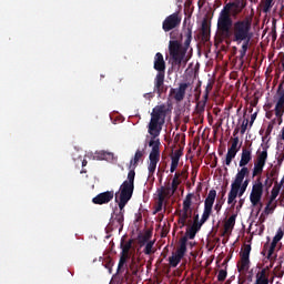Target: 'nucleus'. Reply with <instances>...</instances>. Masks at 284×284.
<instances>
[{"mask_svg":"<svg viewBox=\"0 0 284 284\" xmlns=\"http://www.w3.org/2000/svg\"><path fill=\"white\" fill-rule=\"evenodd\" d=\"M281 88L283 84H280L277 90L278 100L275 104V116H283L284 114V89L281 90Z\"/></svg>","mask_w":284,"mask_h":284,"instance_id":"nucleus-19","label":"nucleus"},{"mask_svg":"<svg viewBox=\"0 0 284 284\" xmlns=\"http://www.w3.org/2000/svg\"><path fill=\"white\" fill-rule=\"evenodd\" d=\"M250 175V169L248 168H242L240 171H237L235 175V180L232 182L233 185L240 192V199L247 192V185H250V180L245 176Z\"/></svg>","mask_w":284,"mask_h":284,"instance_id":"nucleus-5","label":"nucleus"},{"mask_svg":"<svg viewBox=\"0 0 284 284\" xmlns=\"http://www.w3.org/2000/svg\"><path fill=\"white\" fill-rule=\"evenodd\" d=\"M163 203H165V200H163V195H160V197H158V205L155 207L154 214L161 212V210H163Z\"/></svg>","mask_w":284,"mask_h":284,"instance_id":"nucleus-48","label":"nucleus"},{"mask_svg":"<svg viewBox=\"0 0 284 284\" xmlns=\"http://www.w3.org/2000/svg\"><path fill=\"white\" fill-rule=\"evenodd\" d=\"M231 152H240L241 151V144H239V136H235L232 141L231 146L227 149Z\"/></svg>","mask_w":284,"mask_h":284,"instance_id":"nucleus-42","label":"nucleus"},{"mask_svg":"<svg viewBox=\"0 0 284 284\" xmlns=\"http://www.w3.org/2000/svg\"><path fill=\"white\" fill-rule=\"evenodd\" d=\"M132 274V276H136V274H139V264H136V261L132 260L129 268L126 271V274Z\"/></svg>","mask_w":284,"mask_h":284,"instance_id":"nucleus-36","label":"nucleus"},{"mask_svg":"<svg viewBox=\"0 0 284 284\" xmlns=\"http://www.w3.org/2000/svg\"><path fill=\"white\" fill-rule=\"evenodd\" d=\"M267 252H270V236H267V242L263 245V250L261 252L262 256L267 258Z\"/></svg>","mask_w":284,"mask_h":284,"instance_id":"nucleus-52","label":"nucleus"},{"mask_svg":"<svg viewBox=\"0 0 284 284\" xmlns=\"http://www.w3.org/2000/svg\"><path fill=\"white\" fill-rule=\"evenodd\" d=\"M276 159H277V165H283V161H284V145L283 144L277 146Z\"/></svg>","mask_w":284,"mask_h":284,"instance_id":"nucleus-39","label":"nucleus"},{"mask_svg":"<svg viewBox=\"0 0 284 284\" xmlns=\"http://www.w3.org/2000/svg\"><path fill=\"white\" fill-rule=\"evenodd\" d=\"M112 199H114V192L106 191V192H102V193L98 194L97 196H94L92 199V203L94 205H108V203H110V201H112Z\"/></svg>","mask_w":284,"mask_h":284,"instance_id":"nucleus-14","label":"nucleus"},{"mask_svg":"<svg viewBox=\"0 0 284 284\" xmlns=\"http://www.w3.org/2000/svg\"><path fill=\"white\" fill-rule=\"evenodd\" d=\"M185 223H187V220H184L183 217L179 219V224L182 225V227H185Z\"/></svg>","mask_w":284,"mask_h":284,"instance_id":"nucleus-62","label":"nucleus"},{"mask_svg":"<svg viewBox=\"0 0 284 284\" xmlns=\"http://www.w3.org/2000/svg\"><path fill=\"white\" fill-rule=\"evenodd\" d=\"M236 154H239L236 151H230L227 149L226 158H225V165L230 166L232 165V161L236 159Z\"/></svg>","mask_w":284,"mask_h":284,"instance_id":"nucleus-37","label":"nucleus"},{"mask_svg":"<svg viewBox=\"0 0 284 284\" xmlns=\"http://www.w3.org/2000/svg\"><path fill=\"white\" fill-rule=\"evenodd\" d=\"M233 8H237L235 2H229L223 7L217 18V28H221L232 21Z\"/></svg>","mask_w":284,"mask_h":284,"instance_id":"nucleus-8","label":"nucleus"},{"mask_svg":"<svg viewBox=\"0 0 284 284\" xmlns=\"http://www.w3.org/2000/svg\"><path fill=\"white\" fill-rule=\"evenodd\" d=\"M241 199V192L239 191L237 187L231 184V190L227 195V205H231L232 209L236 206V197Z\"/></svg>","mask_w":284,"mask_h":284,"instance_id":"nucleus-21","label":"nucleus"},{"mask_svg":"<svg viewBox=\"0 0 284 284\" xmlns=\"http://www.w3.org/2000/svg\"><path fill=\"white\" fill-rule=\"evenodd\" d=\"M227 278V271L225 270H220L219 274H217V281H220L221 283H223V281H225Z\"/></svg>","mask_w":284,"mask_h":284,"instance_id":"nucleus-53","label":"nucleus"},{"mask_svg":"<svg viewBox=\"0 0 284 284\" xmlns=\"http://www.w3.org/2000/svg\"><path fill=\"white\" fill-rule=\"evenodd\" d=\"M263 187L264 185L263 182H261V178H257L250 193V201L253 207H256V205L261 203V199H263Z\"/></svg>","mask_w":284,"mask_h":284,"instance_id":"nucleus-9","label":"nucleus"},{"mask_svg":"<svg viewBox=\"0 0 284 284\" xmlns=\"http://www.w3.org/2000/svg\"><path fill=\"white\" fill-rule=\"evenodd\" d=\"M274 125H276V119L272 120L265 131V139H267V136H270V134H272V130H274Z\"/></svg>","mask_w":284,"mask_h":284,"instance_id":"nucleus-47","label":"nucleus"},{"mask_svg":"<svg viewBox=\"0 0 284 284\" xmlns=\"http://www.w3.org/2000/svg\"><path fill=\"white\" fill-rule=\"evenodd\" d=\"M284 236V229L280 227L273 237V241L271 244H268V252L266 255V258L272 260V256H274V252L276 251V245H278V242L283 240Z\"/></svg>","mask_w":284,"mask_h":284,"instance_id":"nucleus-15","label":"nucleus"},{"mask_svg":"<svg viewBox=\"0 0 284 284\" xmlns=\"http://www.w3.org/2000/svg\"><path fill=\"white\" fill-rule=\"evenodd\" d=\"M254 121H256V113L251 115V125L254 123Z\"/></svg>","mask_w":284,"mask_h":284,"instance_id":"nucleus-64","label":"nucleus"},{"mask_svg":"<svg viewBox=\"0 0 284 284\" xmlns=\"http://www.w3.org/2000/svg\"><path fill=\"white\" fill-rule=\"evenodd\" d=\"M214 201H216V190H210L205 201H204V220L210 219L212 215V207H214Z\"/></svg>","mask_w":284,"mask_h":284,"instance_id":"nucleus-12","label":"nucleus"},{"mask_svg":"<svg viewBox=\"0 0 284 284\" xmlns=\"http://www.w3.org/2000/svg\"><path fill=\"white\" fill-rule=\"evenodd\" d=\"M274 7V0H262V10L267 13Z\"/></svg>","mask_w":284,"mask_h":284,"instance_id":"nucleus-40","label":"nucleus"},{"mask_svg":"<svg viewBox=\"0 0 284 284\" xmlns=\"http://www.w3.org/2000/svg\"><path fill=\"white\" fill-rule=\"evenodd\" d=\"M194 100L195 101H201V82H199L194 89Z\"/></svg>","mask_w":284,"mask_h":284,"instance_id":"nucleus-50","label":"nucleus"},{"mask_svg":"<svg viewBox=\"0 0 284 284\" xmlns=\"http://www.w3.org/2000/svg\"><path fill=\"white\" fill-rule=\"evenodd\" d=\"M95 156L100 161H116V156H114V153L103 150L95 152Z\"/></svg>","mask_w":284,"mask_h":284,"instance_id":"nucleus-25","label":"nucleus"},{"mask_svg":"<svg viewBox=\"0 0 284 284\" xmlns=\"http://www.w3.org/2000/svg\"><path fill=\"white\" fill-rule=\"evenodd\" d=\"M263 185H264L266 192H270V187H272V185H274V179L270 178V174H266V179H265Z\"/></svg>","mask_w":284,"mask_h":284,"instance_id":"nucleus-45","label":"nucleus"},{"mask_svg":"<svg viewBox=\"0 0 284 284\" xmlns=\"http://www.w3.org/2000/svg\"><path fill=\"white\" fill-rule=\"evenodd\" d=\"M247 123H250V121L247 120H244L242 122V125H241V134H245V132H247Z\"/></svg>","mask_w":284,"mask_h":284,"instance_id":"nucleus-58","label":"nucleus"},{"mask_svg":"<svg viewBox=\"0 0 284 284\" xmlns=\"http://www.w3.org/2000/svg\"><path fill=\"white\" fill-rule=\"evenodd\" d=\"M153 68L158 73L165 74V60L163 59V53L158 52L155 54Z\"/></svg>","mask_w":284,"mask_h":284,"instance_id":"nucleus-20","label":"nucleus"},{"mask_svg":"<svg viewBox=\"0 0 284 284\" xmlns=\"http://www.w3.org/2000/svg\"><path fill=\"white\" fill-rule=\"evenodd\" d=\"M154 241H149L143 250L144 254L146 256H150L152 254H154L155 250H154Z\"/></svg>","mask_w":284,"mask_h":284,"instance_id":"nucleus-38","label":"nucleus"},{"mask_svg":"<svg viewBox=\"0 0 284 284\" xmlns=\"http://www.w3.org/2000/svg\"><path fill=\"white\" fill-rule=\"evenodd\" d=\"M253 284H270V273H266L265 270L262 268L256 273Z\"/></svg>","mask_w":284,"mask_h":284,"instance_id":"nucleus-23","label":"nucleus"},{"mask_svg":"<svg viewBox=\"0 0 284 284\" xmlns=\"http://www.w3.org/2000/svg\"><path fill=\"white\" fill-rule=\"evenodd\" d=\"M184 37V45L179 40H171L169 42V54L174 65L179 68L187 65V61H190L185 55L187 54V50H190V43H192V26H187Z\"/></svg>","mask_w":284,"mask_h":284,"instance_id":"nucleus-3","label":"nucleus"},{"mask_svg":"<svg viewBox=\"0 0 284 284\" xmlns=\"http://www.w3.org/2000/svg\"><path fill=\"white\" fill-rule=\"evenodd\" d=\"M158 199H161L162 195V200L165 201V199H170V196H173L174 193H172V187L170 185L168 186H161L160 189H158Z\"/></svg>","mask_w":284,"mask_h":284,"instance_id":"nucleus-27","label":"nucleus"},{"mask_svg":"<svg viewBox=\"0 0 284 284\" xmlns=\"http://www.w3.org/2000/svg\"><path fill=\"white\" fill-rule=\"evenodd\" d=\"M281 187L278 185V182L275 181V185L273 186L272 191H271V196H270V203H274V201H276V197L278 196V194H281Z\"/></svg>","mask_w":284,"mask_h":284,"instance_id":"nucleus-33","label":"nucleus"},{"mask_svg":"<svg viewBox=\"0 0 284 284\" xmlns=\"http://www.w3.org/2000/svg\"><path fill=\"white\" fill-rule=\"evenodd\" d=\"M180 179H181V173H175L171 183L172 194H175L176 191L179 190V186L181 185Z\"/></svg>","mask_w":284,"mask_h":284,"instance_id":"nucleus-32","label":"nucleus"},{"mask_svg":"<svg viewBox=\"0 0 284 284\" xmlns=\"http://www.w3.org/2000/svg\"><path fill=\"white\" fill-rule=\"evenodd\" d=\"M196 234H197L196 230H193V227L191 226V227L186 229L184 236H186V240L190 239L191 241H193V239L196 237Z\"/></svg>","mask_w":284,"mask_h":284,"instance_id":"nucleus-44","label":"nucleus"},{"mask_svg":"<svg viewBox=\"0 0 284 284\" xmlns=\"http://www.w3.org/2000/svg\"><path fill=\"white\" fill-rule=\"evenodd\" d=\"M270 179H273V183L278 179V170L272 169L268 173Z\"/></svg>","mask_w":284,"mask_h":284,"instance_id":"nucleus-56","label":"nucleus"},{"mask_svg":"<svg viewBox=\"0 0 284 284\" xmlns=\"http://www.w3.org/2000/svg\"><path fill=\"white\" fill-rule=\"evenodd\" d=\"M168 112H170V108L165 104L155 105L151 112V120L148 125V132L151 135L149 148H152L149 154V176H154L156 165H159V162L161 161V140L156 138L161 135L163 125H165Z\"/></svg>","mask_w":284,"mask_h":284,"instance_id":"nucleus-1","label":"nucleus"},{"mask_svg":"<svg viewBox=\"0 0 284 284\" xmlns=\"http://www.w3.org/2000/svg\"><path fill=\"white\" fill-rule=\"evenodd\" d=\"M125 207H119V210H115L110 219L109 222V230H123V221H125Z\"/></svg>","mask_w":284,"mask_h":284,"instance_id":"nucleus-7","label":"nucleus"},{"mask_svg":"<svg viewBox=\"0 0 284 284\" xmlns=\"http://www.w3.org/2000/svg\"><path fill=\"white\" fill-rule=\"evenodd\" d=\"M129 258H130V256L120 255V261L118 264V274H121V272H123V267L125 266V263H128Z\"/></svg>","mask_w":284,"mask_h":284,"instance_id":"nucleus-41","label":"nucleus"},{"mask_svg":"<svg viewBox=\"0 0 284 284\" xmlns=\"http://www.w3.org/2000/svg\"><path fill=\"white\" fill-rule=\"evenodd\" d=\"M221 207H223V200H220V201L215 204L214 210H215L216 212H221Z\"/></svg>","mask_w":284,"mask_h":284,"instance_id":"nucleus-60","label":"nucleus"},{"mask_svg":"<svg viewBox=\"0 0 284 284\" xmlns=\"http://www.w3.org/2000/svg\"><path fill=\"white\" fill-rule=\"evenodd\" d=\"M135 176L136 172L130 170L126 180L120 185L119 192L115 193V203H118L119 207H125L132 199V194H134Z\"/></svg>","mask_w":284,"mask_h":284,"instance_id":"nucleus-4","label":"nucleus"},{"mask_svg":"<svg viewBox=\"0 0 284 284\" xmlns=\"http://www.w3.org/2000/svg\"><path fill=\"white\" fill-rule=\"evenodd\" d=\"M244 204H245V199H240L236 210H241V207H243Z\"/></svg>","mask_w":284,"mask_h":284,"instance_id":"nucleus-61","label":"nucleus"},{"mask_svg":"<svg viewBox=\"0 0 284 284\" xmlns=\"http://www.w3.org/2000/svg\"><path fill=\"white\" fill-rule=\"evenodd\" d=\"M266 261H270L268 267L272 270L274 267V263H276V255H272V260L266 258Z\"/></svg>","mask_w":284,"mask_h":284,"instance_id":"nucleus-59","label":"nucleus"},{"mask_svg":"<svg viewBox=\"0 0 284 284\" xmlns=\"http://www.w3.org/2000/svg\"><path fill=\"white\" fill-rule=\"evenodd\" d=\"M143 154H144V151L136 150L134 154V159L130 161V170H133V171L136 170V166L139 165V161L143 159Z\"/></svg>","mask_w":284,"mask_h":284,"instance_id":"nucleus-29","label":"nucleus"},{"mask_svg":"<svg viewBox=\"0 0 284 284\" xmlns=\"http://www.w3.org/2000/svg\"><path fill=\"white\" fill-rule=\"evenodd\" d=\"M214 201H216V190H210L205 201H204V220L210 219L212 215V207H214Z\"/></svg>","mask_w":284,"mask_h":284,"instance_id":"nucleus-13","label":"nucleus"},{"mask_svg":"<svg viewBox=\"0 0 284 284\" xmlns=\"http://www.w3.org/2000/svg\"><path fill=\"white\" fill-rule=\"evenodd\" d=\"M281 88L283 84H280L277 90L278 100L275 104V116H283L284 114V89L281 90Z\"/></svg>","mask_w":284,"mask_h":284,"instance_id":"nucleus-18","label":"nucleus"},{"mask_svg":"<svg viewBox=\"0 0 284 284\" xmlns=\"http://www.w3.org/2000/svg\"><path fill=\"white\" fill-rule=\"evenodd\" d=\"M181 21H183V16L181 14V11H175L163 20L162 30H164L165 32H172V30L181 28Z\"/></svg>","mask_w":284,"mask_h":284,"instance_id":"nucleus-6","label":"nucleus"},{"mask_svg":"<svg viewBox=\"0 0 284 284\" xmlns=\"http://www.w3.org/2000/svg\"><path fill=\"white\" fill-rule=\"evenodd\" d=\"M192 199H194V193H189L183 201V213L182 219H192Z\"/></svg>","mask_w":284,"mask_h":284,"instance_id":"nucleus-16","label":"nucleus"},{"mask_svg":"<svg viewBox=\"0 0 284 284\" xmlns=\"http://www.w3.org/2000/svg\"><path fill=\"white\" fill-rule=\"evenodd\" d=\"M210 217H206L205 220H204V213L202 214V217H201V220H200V222H199V215L197 216H195V221H194V223H193V225L191 226L193 230H195V232H200L201 231V227H203V225L205 224V222L209 220Z\"/></svg>","mask_w":284,"mask_h":284,"instance_id":"nucleus-31","label":"nucleus"},{"mask_svg":"<svg viewBox=\"0 0 284 284\" xmlns=\"http://www.w3.org/2000/svg\"><path fill=\"white\" fill-rule=\"evenodd\" d=\"M179 168V160L171 159V169L170 172L173 174V172H176V169Z\"/></svg>","mask_w":284,"mask_h":284,"instance_id":"nucleus-57","label":"nucleus"},{"mask_svg":"<svg viewBox=\"0 0 284 284\" xmlns=\"http://www.w3.org/2000/svg\"><path fill=\"white\" fill-rule=\"evenodd\" d=\"M150 239H152V233L146 232L140 237V245H145V243H150Z\"/></svg>","mask_w":284,"mask_h":284,"instance_id":"nucleus-46","label":"nucleus"},{"mask_svg":"<svg viewBox=\"0 0 284 284\" xmlns=\"http://www.w3.org/2000/svg\"><path fill=\"white\" fill-rule=\"evenodd\" d=\"M252 161V150L247 148L242 149L241 160H240V168H247V165Z\"/></svg>","mask_w":284,"mask_h":284,"instance_id":"nucleus-22","label":"nucleus"},{"mask_svg":"<svg viewBox=\"0 0 284 284\" xmlns=\"http://www.w3.org/2000/svg\"><path fill=\"white\" fill-rule=\"evenodd\" d=\"M185 252H187V236H183L180 239V246L176 250V255L183 258L185 256Z\"/></svg>","mask_w":284,"mask_h":284,"instance_id":"nucleus-28","label":"nucleus"},{"mask_svg":"<svg viewBox=\"0 0 284 284\" xmlns=\"http://www.w3.org/2000/svg\"><path fill=\"white\" fill-rule=\"evenodd\" d=\"M195 102H196L195 114L197 116H203V114H205V106L207 105V99L202 98V100H197Z\"/></svg>","mask_w":284,"mask_h":284,"instance_id":"nucleus-26","label":"nucleus"},{"mask_svg":"<svg viewBox=\"0 0 284 284\" xmlns=\"http://www.w3.org/2000/svg\"><path fill=\"white\" fill-rule=\"evenodd\" d=\"M153 92H155V94H159V97H161V94L165 92V73H156L154 78Z\"/></svg>","mask_w":284,"mask_h":284,"instance_id":"nucleus-17","label":"nucleus"},{"mask_svg":"<svg viewBox=\"0 0 284 284\" xmlns=\"http://www.w3.org/2000/svg\"><path fill=\"white\" fill-rule=\"evenodd\" d=\"M213 88H214V84L212 82H209L206 84V88H205V91H204V94H203L204 99H210V92H212Z\"/></svg>","mask_w":284,"mask_h":284,"instance_id":"nucleus-49","label":"nucleus"},{"mask_svg":"<svg viewBox=\"0 0 284 284\" xmlns=\"http://www.w3.org/2000/svg\"><path fill=\"white\" fill-rule=\"evenodd\" d=\"M190 88V82H182L179 84V88H171L169 97H172L176 103H181L185 99V92Z\"/></svg>","mask_w":284,"mask_h":284,"instance_id":"nucleus-11","label":"nucleus"},{"mask_svg":"<svg viewBox=\"0 0 284 284\" xmlns=\"http://www.w3.org/2000/svg\"><path fill=\"white\" fill-rule=\"evenodd\" d=\"M207 32H210V27L207 26V21L204 20L202 22V34H203V37H207Z\"/></svg>","mask_w":284,"mask_h":284,"instance_id":"nucleus-54","label":"nucleus"},{"mask_svg":"<svg viewBox=\"0 0 284 284\" xmlns=\"http://www.w3.org/2000/svg\"><path fill=\"white\" fill-rule=\"evenodd\" d=\"M255 163L261 165H265V163H267V148H264L263 151L257 154V161Z\"/></svg>","mask_w":284,"mask_h":284,"instance_id":"nucleus-34","label":"nucleus"},{"mask_svg":"<svg viewBox=\"0 0 284 284\" xmlns=\"http://www.w3.org/2000/svg\"><path fill=\"white\" fill-rule=\"evenodd\" d=\"M274 210H276V204H274L272 206V203H270V200H268V202H267V204H266V206L264 209V213L265 214H272L274 212Z\"/></svg>","mask_w":284,"mask_h":284,"instance_id":"nucleus-51","label":"nucleus"},{"mask_svg":"<svg viewBox=\"0 0 284 284\" xmlns=\"http://www.w3.org/2000/svg\"><path fill=\"white\" fill-rule=\"evenodd\" d=\"M217 33L221 41L233 42L241 45L239 59L241 63H244L247 50H250V41H252V18L245 17L234 22L223 24L217 28Z\"/></svg>","mask_w":284,"mask_h":284,"instance_id":"nucleus-2","label":"nucleus"},{"mask_svg":"<svg viewBox=\"0 0 284 284\" xmlns=\"http://www.w3.org/2000/svg\"><path fill=\"white\" fill-rule=\"evenodd\" d=\"M132 245H134V240L130 239L125 242V240H121L120 247H121V255L122 256H130V250H132Z\"/></svg>","mask_w":284,"mask_h":284,"instance_id":"nucleus-24","label":"nucleus"},{"mask_svg":"<svg viewBox=\"0 0 284 284\" xmlns=\"http://www.w3.org/2000/svg\"><path fill=\"white\" fill-rule=\"evenodd\" d=\"M234 225H236V215H231L224 224V234H227L230 230H234Z\"/></svg>","mask_w":284,"mask_h":284,"instance_id":"nucleus-30","label":"nucleus"},{"mask_svg":"<svg viewBox=\"0 0 284 284\" xmlns=\"http://www.w3.org/2000/svg\"><path fill=\"white\" fill-rule=\"evenodd\" d=\"M263 168H265V164H258L255 162L252 172V179H255V176H261L263 174Z\"/></svg>","mask_w":284,"mask_h":284,"instance_id":"nucleus-35","label":"nucleus"},{"mask_svg":"<svg viewBox=\"0 0 284 284\" xmlns=\"http://www.w3.org/2000/svg\"><path fill=\"white\" fill-rule=\"evenodd\" d=\"M183 257H180V255H172L171 257H169V263L171 265V267H178L179 263H181V260Z\"/></svg>","mask_w":284,"mask_h":284,"instance_id":"nucleus-43","label":"nucleus"},{"mask_svg":"<svg viewBox=\"0 0 284 284\" xmlns=\"http://www.w3.org/2000/svg\"><path fill=\"white\" fill-rule=\"evenodd\" d=\"M251 252H252V245L245 244L244 248L240 253V261L237 262V272H248Z\"/></svg>","mask_w":284,"mask_h":284,"instance_id":"nucleus-10","label":"nucleus"},{"mask_svg":"<svg viewBox=\"0 0 284 284\" xmlns=\"http://www.w3.org/2000/svg\"><path fill=\"white\" fill-rule=\"evenodd\" d=\"M225 194H226V191L223 190V191H222V196H221L222 203H225Z\"/></svg>","mask_w":284,"mask_h":284,"instance_id":"nucleus-63","label":"nucleus"},{"mask_svg":"<svg viewBox=\"0 0 284 284\" xmlns=\"http://www.w3.org/2000/svg\"><path fill=\"white\" fill-rule=\"evenodd\" d=\"M181 156H183V150L179 149V150H175L171 159H173L174 161H181Z\"/></svg>","mask_w":284,"mask_h":284,"instance_id":"nucleus-55","label":"nucleus"}]
</instances>
